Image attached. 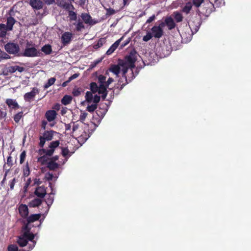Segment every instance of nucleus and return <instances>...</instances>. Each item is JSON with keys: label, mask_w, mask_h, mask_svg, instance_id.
<instances>
[{"label": "nucleus", "mask_w": 251, "mask_h": 251, "mask_svg": "<svg viewBox=\"0 0 251 251\" xmlns=\"http://www.w3.org/2000/svg\"><path fill=\"white\" fill-rule=\"evenodd\" d=\"M136 52H131L128 55L126 56L125 60H120L118 65H111L109 68V71L117 76L122 71L123 76L125 77V75L128 69H131L135 67L134 63L136 60Z\"/></svg>", "instance_id": "f257e3e1"}, {"label": "nucleus", "mask_w": 251, "mask_h": 251, "mask_svg": "<svg viewBox=\"0 0 251 251\" xmlns=\"http://www.w3.org/2000/svg\"><path fill=\"white\" fill-rule=\"evenodd\" d=\"M34 237L35 235L30 232L28 226L26 225L23 229V234L19 237L17 242L21 247H25L29 241L31 242V244H29V249L32 250L36 244V242L33 240Z\"/></svg>", "instance_id": "f03ea898"}, {"label": "nucleus", "mask_w": 251, "mask_h": 251, "mask_svg": "<svg viewBox=\"0 0 251 251\" xmlns=\"http://www.w3.org/2000/svg\"><path fill=\"white\" fill-rule=\"evenodd\" d=\"M59 141L51 142L49 146L48 149L42 150L43 152L45 153V155L39 157L38 159V162L42 164H45L47 163L48 161H49L50 159H49V157L52 155L55 149L56 148L59 146Z\"/></svg>", "instance_id": "7ed1b4c3"}, {"label": "nucleus", "mask_w": 251, "mask_h": 251, "mask_svg": "<svg viewBox=\"0 0 251 251\" xmlns=\"http://www.w3.org/2000/svg\"><path fill=\"white\" fill-rule=\"evenodd\" d=\"M41 52L34 47H26L23 53V56L26 57H34L40 56Z\"/></svg>", "instance_id": "20e7f679"}, {"label": "nucleus", "mask_w": 251, "mask_h": 251, "mask_svg": "<svg viewBox=\"0 0 251 251\" xmlns=\"http://www.w3.org/2000/svg\"><path fill=\"white\" fill-rule=\"evenodd\" d=\"M164 25L165 23H162L159 26H154L152 27L151 28V34H152V36L157 38H160L163 34L162 28Z\"/></svg>", "instance_id": "39448f33"}, {"label": "nucleus", "mask_w": 251, "mask_h": 251, "mask_svg": "<svg viewBox=\"0 0 251 251\" xmlns=\"http://www.w3.org/2000/svg\"><path fill=\"white\" fill-rule=\"evenodd\" d=\"M85 100L90 104L91 102L98 103L100 100V97L97 95H93L91 92L87 91L85 95Z\"/></svg>", "instance_id": "423d86ee"}, {"label": "nucleus", "mask_w": 251, "mask_h": 251, "mask_svg": "<svg viewBox=\"0 0 251 251\" xmlns=\"http://www.w3.org/2000/svg\"><path fill=\"white\" fill-rule=\"evenodd\" d=\"M5 49L9 53L16 54L19 51V47L16 44L9 43L5 45Z\"/></svg>", "instance_id": "0eeeda50"}, {"label": "nucleus", "mask_w": 251, "mask_h": 251, "mask_svg": "<svg viewBox=\"0 0 251 251\" xmlns=\"http://www.w3.org/2000/svg\"><path fill=\"white\" fill-rule=\"evenodd\" d=\"M53 133L52 131H46L43 136L40 137L39 145L41 147L44 146L46 141H50L52 139Z\"/></svg>", "instance_id": "6e6552de"}, {"label": "nucleus", "mask_w": 251, "mask_h": 251, "mask_svg": "<svg viewBox=\"0 0 251 251\" xmlns=\"http://www.w3.org/2000/svg\"><path fill=\"white\" fill-rule=\"evenodd\" d=\"M213 2L216 3L217 0H205V9H206L205 16L207 17L212 12L214 11L215 8Z\"/></svg>", "instance_id": "1a4fd4ad"}, {"label": "nucleus", "mask_w": 251, "mask_h": 251, "mask_svg": "<svg viewBox=\"0 0 251 251\" xmlns=\"http://www.w3.org/2000/svg\"><path fill=\"white\" fill-rule=\"evenodd\" d=\"M73 37V34L70 32H65L61 36V41L64 45L70 43Z\"/></svg>", "instance_id": "9d476101"}, {"label": "nucleus", "mask_w": 251, "mask_h": 251, "mask_svg": "<svg viewBox=\"0 0 251 251\" xmlns=\"http://www.w3.org/2000/svg\"><path fill=\"white\" fill-rule=\"evenodd\" d=\"M57 113L53 110H48L45 113V117L49 122H53L56 118Z\"/></svg>", "instance_id": "9b49d317"}, {"label": "nucleus", "mask_w": 251, "mask_h": 251, "mask_svg": "<svg viewBox=\"0 0 251 251\" xmlns=\"http://www.w3.org/2000/svg\"><path fill=\"white\" fill-rule=\"evenodd\" d=\"M82 20L86 24L93 25L95 24L91 16L87 13H82L80 15Z\"/></svg>", "instance_id": "f8f14e48"}, {"label": "nucleus", "mask_w": 251, "mask_h": 251, "mask_svg": "<svg viewBox=\"0 0 251 251\" xmlns=\"http://www.w3.org/2000/svg\"><path fill=\"white\" fill-rule=\"evenodd\" d=\"M56 4L63 8L67 10H71L74 8V6L71 3H68L65 0H56Z\"/></svg>", "instance_id": "ddd939ff"}, {"label": "nucleus", "mask_w": 251, "mask_h": 251, "mask_svg": "<svg viewBox=\"0 0 251 251\" xmlns=\"http://www.w3.org/2000/svg\"><path fill=\"white\" fill-rule=\"evenodd\" d=\"M38 93V90L36 88H34L31 92L27 93L25 95V100L26 101H30V100L33 99Z\"/></svg>", "instance_id": "4468645a"}, {"label": "nucleus", "mask_w": 251, "mask_h": 251, "mask_svg": "<svg viewBox=\"0 0 251 251\" xmlns=\"http://www.w3.org/2000/svg\"><path fill=\"white\" fill-rule=\"evenodd\" d=\"M29 3L34 9H40L43 6V2L41 0H30Z\"/></svg>", "instance_id": "2eb2a0df"}, {"label": "nucleus", "mask_w": 251, "mask_h": 251, "mask_svg": "<svg viewBox=\"0 0 251 251\" xmlns=\"http://www.w3.org/2000/svg\"><path fill=\"white\" fill-rule=\"evenodd\" d=\"M19 211L23 217H26L29 213L27 206L25 204H21L19 206Z\"/></svg>", "instance_id": "dca6fc26"}, {"label": "nucleus", "mask_w": 251, "mask_h": 251, "mask_svg": "<svg viewBox=\"0 0 251 251\" xmlns=\"http://www.w3.org/2000/svg\"><path fill=\"white\" fill-rule=\"evenodd\" d=\"M35 194L38 197L43 198L46 194V190L44 186H39L36 188Z\"/></svg>", "instance_id": "f3484780"}, {"label": "nucleus", "mask_w": 251, "mask_h": 251, "mask_svg": "<svg viewBox=\"0 0 251 251\" xmlns=\"http://www.w3.org/2000/svg\"><path fill=\"white\" fill-rule=\"evenodd\" d=\"M107 86L104 84H100L98 87V92L99 94H101L102 99H105L107 96L106 88Z\"/></svg>", "instance_id": "a211bd4d"}, {"label": "nucleus", "mask_w": 251, "mask_h": 251, "mask_svg": "<svg viewBox=\"0 0 251 251\" xmlns=\"http://www.w3.org/2000/svg\"><path fill=\"white\" fill-rule=\"evenodd\" d=\"M165 24L168 27L169 29L171 30L174 28L176 26V24L171 17H169L166 18L165 20Z\"/></svg>", "instance_id": "6ab92c4d"}, {"label": "nucleus", "mask_w": 251, "mask_h": 251, "mask_svg": "<svg viewBox=\"0 0 251 251\" xmlns=\"http://www.w3.org/2000/svg\"><path fill=\"white\" fill-rule=\"evenodd\" d=\"M6 103L11 108L17 109L19 107V104L15 100L10 99H7L6 100Z\"/></svg>", "instance_id": "aec40b11"}, {"label": "nucleus", "mask_w": 251, "mask_h": 251, "mask_svg": "<svg viewBox=\"0 0 251 251\" xmlns=\"http://www.w3.org/2000/svg\"><path fill=\"white\" fill-rule=\"evenodd\" d=\"M15 23V20L13 18L11 17L7 18L6 26L8 28V30H12L13 28V26L14 25Z\"/></svg>", "instance_id": "412c9836"}, {"label": "nucleus", "mask_w": 251, "mask_h": 251, "mask_svg": "<svg viewBox=\"0 0 251 251\" xmlns=\"http://www.w3.org/2000/svg\"><path fill=\"white\" fill-rule=\"evenodd\" d=\"M9 30L4 24H0V37H4L6 36V33Z\"/></svg>", "instance_id": "4be33fe9"}, {"label": "nucleus", "mask_w": 251, "mask_h": 251, "mask_svg": "<svg viewBox=\"0 0 251 251\" xmlns=\"http://www.w3.org/2000/svg\"><path fill=\"white\" fill-rule=\"evenodd\" d=\"M42 201V200L39 198L34 199L29 202V205L30 207H35L40 205Z\"/></svg>", "instance_id": "5701e85b"}, {"label": "nucleus", "mask_w": 251, "mask_h": 251, "mask_svg": "<svg viewBox=\"0 0 251 251\" xmlns=\"http://www.w3.org/2000/svg\"><path fill=\"white\" fill-rule=\"evenodd\" d=\"M42 51L44 52L46 54H50L52 52V48L50 45H46L44 46L41 49Z\"/></svg>", "instance_id": "b1692460"}, {"label": "nucleus", "mask_w": 251, "mask_h": 251, "mask_svg": "<svg viewBox=\"0 0 251 251\" xmlns=\"http://www.w3.org/2000/svg\"><path fill=\"white\" fill-rule=\"evenodd\" d=\"M59 165L54 162L52 159H50V161L48 162V167L50 169L53 170L58 167Z\"/></svg>", "instance_id": "393cba45"}, {"label": "nucleus", "mask_w": 251, "mask_h": 251, "mask_svg": "<svg viewBox=\"0 0 251 251\" xmlns=\"http://www.w3.org/2000/svg\"><path fill=\"white\" fill-rule=\"evenodd\" d=\"M40 217V214L31 215L27 218V222L28 223L33 222L38 220Z\"/></svg>", "instance_id": "a878e982"}, {"label": "nucleus", "mask_w": 251, "mask_h": 251, "mask_svg": "<svg viewBox=\"0 0 251 251\" xmlns=\"http://www.w3.org/2000/svg\"><path fill=\"white\" fill-rule=\"evenodd\" d=\"M76 26V30L77 31H81L82 29L85 28L84 25L82 21L80 20H78L76 23H75L74 24Z\"/></svg>", "instance_id": "bb28decb"}, {"label": "nucleus", "mask_w": 251, "mask_h": 251, "mask_svg": "<svg viewBox=\"0 0 251 251\" xmlns=\"http://www.w3.org/2000/svg\"><path fill=\"white\" fill-rule=\"evenodd\" d=\"M192 3L190 2H188L186 4L185 6L183 8L182 11H183V12L186 13V14H188L190 12L191 9H192Z\"/></svg>", "instance_id": "cd10ccee"}, {"label": "nucleus", "mask_w": 251, "mask_h": 251, "mask_svg": "<svg viewBox=\"0 0 251 251\" xmlns=\"http://www.w3.org/2000/svg\"><path fill=\"white\" fill-rule=\"evenodd\" d=\"M55 80H56V79L54 77H51V78H50L48 80V82L45 84L44 88L45 89L48 88L49 87H50V86H51L52 85H53L54 83Z\"/></svg>", "instance_id": "c85d7f7f"}, {"label": "nucleus", "mask_w": 251, "mask_h": 251, "mask_svg": "<svg viewBox=\"0 0 251 251\" xmlns=\"http://www.w3.org/2000/svg\"><path fill=\"white\" fill-rule=\"evenodd\" d=\"M72 101V98L69 96H65L62 99V103L64 105L69 104Z\"/></svg>", "instance_id": "c756f323"}, {"label": "nucleus", "mask_w": 251, "mask_h": 251, "mask_svg": "<svg viewBox=\"0 0 251 251\" xmlns=\"http://www.w3.org/2000/svg\"><path fill=\"white\" fill-rule=\"evenodd\" d=\"M174 18L177 22H180L183 20V17L180 13L175 12L174 13Z\"/></svg>", "instance_id": "7c9ffc66"}, {"label": "nucleus", "mask_w": 251, "mask_h": 251, "mask_svg": "<svg viewBox=\"0 0 251 251\" xmlns=\"http://www.w3.org/2000/svg\"><path fill=\"white\" fill-rule=\"evenodd\" d=\"M97 108V103H93L91 105L88 104L87 107V110H88L90 112H94L96 108Z\"/></svg>", "instance_id": "2f4dec72"}, {"label": "nucleus", "mask_w": 251, "mask_h": 251, "mask_svg": "<svg viewBox=\"0 0 251 251\" xmlns=\"http://www.w3.org/2000/svg\"><path fill=\"white\" fill-rule=\"evenodd\" d=\"M80 127V125L78 123L75 122L72 123V129L73 133H76Z\"/></svg>", "instance_id": "473e14b6"}, {"label": "nucleus", "mask_w": 251, "mask_h": 251, "mask_svg": "<svg viewBox=\"0 0 251 251\" xmlns=\"http://www.w3.org/2000/svg\"><path fill=\"white\" fill-rule=\"evenodd\" d=\"M23 116V112H20L16 114L14 117V120L15 122L18 123Z\"/></svg>", "instance_id": "72a5a7b5"}, {"label": "nucleus", "mask_w": 251, "mask_h": 251, "mask_svg": "<svg viewBox=\"0 0 251 251\" xmlns=\"http://www.w3.org/2000/svg\"><path fill=\"white\" fill-rule=\"evenodd\" d=\"M98 86L96 83L93 82L91 83L90 88L92 91V93H95L98 92Z\"/></svg>", "instance_id": "f704fd0d"}, {"label": "nucleus", "mask_w": 251, "mask_h": 251, "mask_svg": "<svg viewBox=\"0 0 251 251\" xmlns=\"http://www.w3.org/2000/svg\"><path fill=\"white\" fill-rule=\"evenodd\" d=\"M69 10V15L70 17V20H74V21L76 20L77 19V16H76V13L75 12L71 11L70 10Z\"/></svg>", "instance_id": "c9c22d12"}, {"label": "nucleus", "mask_w": 251, "mask_h": 251, "mask_svg": "<svg viewBox=\"0 0 251 251\" xmlns=\"http://www.w3.org/2000/svg\"><path fill=\"white\" fill-rule=\"evenodd\" d=\"M53 201V197L50 194L49 195V197L46 200V203L48 206H50Z\"/></svg>", "instance_id": "e433bc0d"}, {"label": "nucleus", "mask_w": 251, "mask_h": 251, "mask_svg": "<svg viewBox=\"0 0 251 251\" xmlns=\"http://www.w3.org/2000/svg\"><path fill=\"white\" fill-rule=\"evenodd\" d=\"M10 56L0 49V59H9Z\"/></svg>", "instance_id": "4c0bfd02"}, {"label": "nucleus", "mask_w": 251, "mask_h": 251, "mask_svg": "<svg viewBox=\"0 0 251 251\" xmlns=\"http://www.w3.org/2000/svg\"><path fill=\"white\" fill-rule=\"evenodd\" d=\"M70 151L67 148H62V154L64 157H66L67 155L70 156L71 154H69Z\"/></svg>", "instance_id": "58836bf2"}, {"label": "nucleus", "mask_w": 251, "mask_h": 251, "mask_svg": "<svg viewBox=\"0 0 251 251\" xmlns=\"http://www.w3.org/2000/svg\"><path fill=\"white\" fill-rule=\"evenodd\" d=\"M8 251H18V248L16 245H11L8 247Z\"/></svg>", "instance_id": "ea45409f"}, {"label": "nucleus", "mask_w": 251, "mask_h": 251, "mask_svg": "<svg viewBox=\"0 0 251 251\" xmlns=\"http://www.w3.org/2000/svg\"><path fill=\"white\" fill-rule=\"evenodd\" d=\"M117 48L115 47V46H114L113 45H112L110 47V48L108 50L106 51V54L107 55H110L112 53H113L114 50L116 49Z\"/></svg>", "instance_id": "a19ab883"}, {"label": "nucleus", "mask_w": 251, "mask_h": 251, "mask_svg": "<svg viewBox=\"0 0 251 251\" xmlns=\"http://www.w3.org/2000/svg\"><path fill=\"white\" fill-rule=\"evenodd\" d=\"M152 37V35H151V33L149 32L146 35L144 36L143 37V41L147 42L149 41Z\"/></svg>", "instance_id": "79ce46f5"}, {"label": "nucleus", "mask_w": 251, "mask_h": 251, "mask_svg": "<svg viewBox=\"0 0 251 251\" xmlns=\"http://www.w3.org/2000/svg\"><path fill=\"white\" fill-rule=\"evenodd\" d=\"M81 91L79 88H75L73 91V94L74 96H78L81 94Z\"/></svg>", "instance_id": "37998d69"}, {"label": "nucleus", "mask_w": 251, "mask_h": 251, "mask_svg": "<svg viewBox=\"0 0 251 251\" xmlns=\"http://www.w3.org/2000/svg\"><path fill=\"white\" fill-rule=\"evenodd\" d=\"M105 79H106V77L102 75H100L98 77V80H99V81L100 82V84H105V82H106Z\"/></svg>", "instance_id": "c03bdc74"}, {"label": "nucleus", "mask_w": 251, "mask_h": 251, "mask_svg": "<svg viewBox=\"0 0 251 251\" xmlns=\"http://www.w3.org/2000/svg\"><path fill=\"white\" fill-rule=\"evenodd\" d=\"M87 116V113L85 112H81V114L80 115L79 119L81 121H84Z\"/></svg>", "instance_id": "a18cd8bd"}, {"label": "nucleus", "mask_w": 251, "mask_h": 251, "mask_svg": "<svg viewBox=\"0 0 251 251\" xmlns=\"http://www.w3.org/2000/svg\"><path fill=\"white\" fill-rule=\"evenodd\" d=\"M106 15H113L114 14H115L116 13V11L115 10H114L113 9L110 8H106Z\"/></svg>", "instance_id": "49530a36"}, {"label": "nucleus", "mask_w": 251, "mask_h": 251, "mask_svg": "<svg viewBox=\"0 0 251 251\" xmlns=\"http://www.w3.org/2000/svg\"><path fill=\"white\" fill-rule=\"evenodd\" d=\"M26 154L25 152L24 151L22 152L20 155V163L22 164L25 161V158Z\"/></svg>", "instance_id": "de8ad7c7"}, {"label": "nucleus", "mask_w": 251, "mask_h": 251, "mask_svg": "<svg viewBox=\"0 0 251 251\" xmlns=\"http://www.w3.org/2000/svg\"><path fill=\"white\" fill-rule=\"evenodd\" d=\"M203 1V0H193V2L196 7H199Z\"/></svg>", "instance_id": "09e8293b"}, {"label": "nucleus", "mask_w": 251, "mask_h": 251, "mask_svg": "<svg viewBox=\"0 0 251 251\" xmlns=\"http://www.w3.org/2000/svg\"><path fill=\"white\" fill-rule=\"evenodd\" d=\"M45 177L47 180H50L52 179L53 176L52 174L48 173L46 174Z\"/></svg>", "instance_id": "8fccbe9b"}, {"label": "nucleus", "mask_w": 251, "mask_h": 251, "mask_svg": "<svg viewBox=\"0 0 251 251\" xmlns=\"http://www.w3.org/2000/svg\"><path fill=\"white\" fill-rule=\"evenodd\" d=\"M8 71L11 73L15 72L16 71V66L8 67Z\"/></svg>", "instance_id": "3c124183"}, {"label": "nucleus", "mask_w": 251, "mask_h": 251, "mask_svg": "<svg viewBox=\"0 0 251 251\" xmlns=\"http://www.w3.org/2000/svg\"><path fill=\"white\" fill-rule=\"evenodd\" d=\"M78 76H79V74H76V73L74 74L73 75H72L69 78V81H71L72 80L76 78Z\"/></svg>", "instance_id": "603ef678"}, {"label": "nucleus", "mask_w": 251, "mask_h": 251, "mask_svg": "<svg viewBox=\"0 0 251 251\" xmlns=\"http://www.w3.org/2000/svg\"><path fill=\"white\" fill-rule=\"evenodd\" d=\"M24 175L27 176L29 174V169L28 165L26 164V168L24 170Z\"/></svg>", "instance_id": "864d4df0"}, {"label": "nucleus", "mask_w": 251, "mask_h": 251, "mask_svg": "<svg viewBox=\"0 0 251 251\" xmlns=\"http://www.w3.org/2000/svg\"><path fill=\"white\" fill-rule=\"evenodd\" d=\"M12 160L11 157L9 156L7 159V164L9 167H10L12 165Z\"/></svg>", "instance_id": "5fc2aeb1"}, {"label": "nucleus", "mask_w": 251, "mask_h": 251, "mask_svg": "<svg viewBox=\"0 0 251 251\" xmlns=\"http://www.w3.org/2000/svg\"><path fill=\"white\" fill-rule=\"evenodd\" d=\"M155 19V16L152 15V16L150 17L147 20L146 23H150L151 22H152Z\"/></svg>", "instance_id": "6e6d98bb"}, {"label": "nucleus", "mask_w": 251, "mask_h": 251, "mask_svg": "<svg viewBox=\"0 0 251 251\" xmlns=\"http://www.w3.org/2000/svg\"><path fill=\"white\" fill-rule=\"evenodd\" d=\"M123 38H120V39L118 40L117 41H116L113 45L114 46H115V47L117 48V47H118V46L119 45V44L120 43V42L121 41L122 39Z\"/></svg>", "instance_id": "4d7b16f0"}, {"label": "nucleus", "mask_w": 251, "mask_h": 251, "mask_svg": "<svg viewBox=\"0 0 251 251\" xmlns=\"http://www.w3.org/2000/svg\"><path fill=\"white\" fill-rule=\"evenodd\" d=\"M113 81V79L112 78H109L108 80L105 82V85L106 86H108V85L111 84Z\"/></svg>", "instance_id": "13d9d810"}, {"label": "nucleus", "mask_w": 251, "mask_h": 251, "mask_svg": "<svg viewBox=\"0 0 251 251\" xmlns=\"http://www.w3.org/2000/svg\"><path fill=\"white\" fill-rule=\"evenodd\" d=\"M44 1V2L48 4V5H50V4H52L53 2H54V0H43Z\"/></svg>", "instance_id": "bf43d9fd"}, {"label": "nucleus", "mask_w": 251, "mask_h": 251, "mask_svg": "<svg viewBox=\"0 0 251 251\" xmlns=\"http://www.w3.org/2000/svg\"><path fill=\"white\" fill-rule=\"evenodd\" d=\"M24 70V68L22 67H19L18 66H16V71H18L19 72H22Z\"/></svg>", "instance_id": "052dcab7"}, {"label": "nucleus", "mask_w": 251, "mask_h": 251, "mask_svg": "<svg viewBox=\"0 0 251 251\" xmlns=\"http://www.w3.org/2000/svg\"><path fill=\"white\" fill-rule=\"evenodd\" d=\"M72 127V123L67 124L65 125L66 130H70Z\"/></svg>", "instance_id": "680f3d73"}, {"label": "nucleus", "mask_w": 251, "mask_h": 251, "mask_svg": "<svg viewBox=\"0 0 251 251\" xmlns=\"http://www.w3.org/2000/svg\"><path fill=\"white\" fill-rule=\"evenodd\" d=\"M47 124V121H42V128H43L44 129H45Z\"/></svg>", "instance_id": "e2e57ef3"}, {"label": "nucleus", "mask_w": 251, "mask_h": 251, "mask_svg": "<svg viewBox=\"0 0 251 251\" xmlns=\"http://www.w3.org/2000/svg\"><path fill=\"white\" fill-rule=\"evenodd\" d=\"M14 181H15V179H13L11 181V182H10V188H11V189H12L13 188L14 186V184H15Z\"/></svg>", "instance_id": "0e129e2a"}, {"label": "nucleus", "mask_w": 251, "mask_h": 251, "mask_svg": "<svg viewBox=\"0 0 251 251\" xmlns=\"http://www.w3.org/2000/svg\"><path fill=\"white\" fill-rule=\"evenodd\" d=\"M41 183V182L39 180V179H34V184H37V185H39V184H40Z\"/></svg>", "instance_id": "69168bd1"}, {"label": "nucleus", "mask_w": 251, "mask_h": 251, "mask_svg": "<svg viewBox=\"0 0 251 251\" xmlns=\"http://www.w3.org/2000/svg\"><path fill=\"white\" fill-rule=\"evenodd\" d=\"M70 82V81H69V79H68V80H67V81H66L62 83V86L63 87H65V86H67V84H68L69 82Z\"/></svg>", "instance_id": "338daca9"}, {"label": "nucleus", "mask_w": 251, "mask_h": 251, "mask_svg": "<svg viewBox=\"0 0 251 251\" xmlns=\"http://www.w3.org/2000/svg\"><path fill=\"white\" fill-rule=\"evenodd\" d=\"M86 0H79V4L82 5L85 3Z\"/></svg>", "instance_id": "774afa93"}]
</instances>
